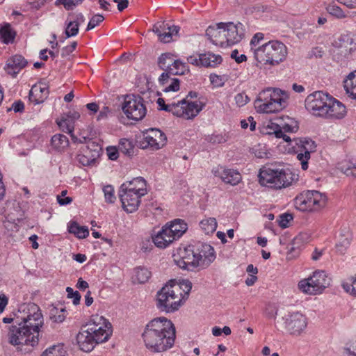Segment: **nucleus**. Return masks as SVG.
I'll return each instance as SVG.
<instances>
[{
  "instance_id": "nucleus-33",
  "label": "nucleus",
  "mask_w": 356,
  "mask_h": 356,
  "mask_svg": "<svg viewBox=\"0 0 356 356\" xmlns=\"http://www.w3.org/2000/svg\"><path fill=\"white\" fill-rule=\"evenodd\" d=\"M344 88L347 93L356 99V70L350 72L345 79Z\"/></svg>"
},
{
  "instance_id": "nucleus-1",
  "label": "nucleus",
  "mask_w": 356,
  "mask_h": 356,
  "mask_svg": "<svg viewBox=\"0 0 356 356\" xmlns=\"http://www.w3.org/2000/svg\"><path fill=\"white\" fill-rule=\"evenodd\" d=\"M15 321L19 322L20 325L11 333L10 343L17 351L29 353L43 339L44 324L42 311L35 303L24 304L15 314Z\"/></svg>"
},
{
  "instance_id": "nucleus-19",
  "label": "nucleus",
  "mask_w": 356,
  "mask_h": 356,
  "mask_svg": "<svg viewBox=\"0 0 356 356\" xmlns=\"http://www.w3.org/2000/svg\"><path fill=\"white\" fill-rule=\"evenodd\" d=\"M285 325L290 334L299 335L307 327V318L302 314L294 312L288 315Z\"/></svg>"
},
{
  "instance_id": "nucleus-58",
  "label": "nucleus",
  "mask_w": 356,
  "mask_h": 356,
  "mask_svg": "<svg viewBox=\"0 0 356 356\" xmlns=\"http://www.w3.org/2000/svg\"><path fill=\"white\" fill-rule=\"evenodd\" d=\"M236 104L241 107L245 105L250 100L248 96L245 92L237 94L234 97Z\"/></svg>"
},
{
  "instance_id": "nucleus-30",
  "label": "nucleus",
  "mask_w": 356,
  "mask_h": 356,
  "mask_svg": "<svg viewBox=\"0 0 356 356\" xmlns=\"http://www.w3.org/2000/svg\"><path fill=\"white\" fill-rule=\"evenodd\" d=\"M352 42L353 39L348 36H341L337 41H334V45L337 47L338 54L346 57L350 54L351 48L348 49V45L351 44Z\"/></svg>"
},
{
  "instance_id": "nucleus-54",
  "label": "nucleus",
  "mask_w": 356,
  "mask_h": 356,
  "mask_svg": "<svg viewBox=\"0 0 356 356\" xmlns=\"http://www.w3.org/2000/svg\"><path fill=\"white\" fill-rule=\"evenodd\" d=\"M66 291L67 293V297L73 298V304L76 305L79 304L81 300V295L77 291H74L71 287H67Z\"/></svg>"
},
{
  "instance_id": "nucleus-55",
  "label": "nucleus",
  "mask_w": 356,
  "mask_h": 356,
  "mask_svg": "<svg viewBox=\"0 0 356 356\" xmlns=\"http://www.w3.org/2000/svg\"><path fill=\"white\" fill-rule=\"evenodd\" d=\"M69 17H70V21L73 22L74 24H77L79 27L85 22V17L81 13H70L69 14Z\"/></svg>"
},
{
  "instance_id": "nucleus-57",
  "label": "nucleus",
  "mask_w": 356,
  "mask_h": 356,
  "mask_svg": "<svg viewBox=\"0 0 356 356\" xmlns=\"http://www.w3.org/2000/svg\"><path fill=\"white\" fill-rule=\"evenodd\" d=\"M3 322L5 323H13V325L10 327V331L8 334V341L10 342V338L11 336V333L13 332L14 329L17 330L18 327H19V325H20V323L19 322L17 323L15 321V316L13 318H3Z\"/></svg>"
},
{
  "instance_id": "nucleus-43",
  "label": "nucleus",
  "mask_w": 356,
  "mask_h": 356,
  "mask_svg": "<svg viewBox=\"0 0 356 356\" xmlns=\"http://www.w3.org/2000/svg\"><path fill=\"white\" fill-rule=\"evenodd\" d=\"M58 125L63 131L70 134L73 137V131L74 129L72 122L70 119L62 118L60 121L58 122Z\"/></svg>"
},
{
  "instance_id": "nucleus-32",
  "label": "nucleus",
  "mask_w": 356,
  "mask_h": 356,
  "mask_svg": "<svg viewBox=\"0 0 356 356\" xmlns=\"http://www.w3.org/2000/svg\"><path fill=\"white\" fill-rule=\"evenodd\" d=\"M15 36L16 33L10 24H6L0 28V40L4 44L13 43Z\"/></svg>"
},
{
  "instance_id": "nucleus-61",
  "label": "nucleus",
  "mask_w": 356,
  "mask_h": 356,
  "mask_svg": "<svg viewBox=\"0 0 356 356\" xmlns=\"http://www.w3.org/2000/svg\"><path fill=\"white\" fill-rule=\"evenodd\" d=\"M67 193L66 191H63L61 192V195H58L57 200L58 202L60 205H67L72 202V199L70 197H65Z\"/></svg>"
},
{
  "instance_id": "nucleus-48",
  "label": "nucleus",
  "mask_w": 356,
  "mask_h": 356,
  "mask_svg": "<svg viewBox=\"0 0 356 356\" xmlns=\"http://www.w3.org/2000/svg\"><path fill=\"white\" fill-rule=\"evenodd\" d=\"M169 29V24L165 22H158L153 26L152 31L161 37L162 33L166 30Z\"/></svg>"
},
{
  "instance_id": "nucleus-37",
  "label": "nucleus",
  "mask_w": 356,
  "mask_h": 356,
  "mask_svg": "<svg viewBox=\"0 0 356 356\" xmlns=\"http://www.w3.org/2000/svg\"><path fill=\"white\" fill-rule=\"evenodd\" d=\"M200 225L205 234H209L216 231L218 224L215 218H207L201 220Z\"/></svg>"
},
{
  "instance_id": "nucleus-8",
  "label": "nucleus",
  "mask_w": 356,
  "mask_h": 356,
  "mask_svg": "<svg viewBox=\"0 0 356 356\" xmlns=\"http://www.w3.org/2000/svg\"><path fill=\"white\" fill-rule=\"evenodd\" d=\"M157 104L160 110L171 112L174 115L186 120L193 119L204 106L200 101L188 102L186 99L178 101L177 103L165 104L163 98H159Z\"/></svg>"
},
{
  "instance_id": "nucleus-21",
  "label": "nucleus",
  "mask_w": 356,
  "mask_h": 356,
  "mask_svg": "<svg viewBox=\"0 0 356 356\" xmlns=\"http://www.w3.org/2000/svg\"><path fill=\"white\" fill-rule=\"evenodd\" d=\"M301 152L297 155L298 159L300 161L301 168L306 170L308 168V160L310 159L311 153L316 151V145L315 142L310 138L300 140Z\"/></svg>"
},
{
  "instance_id": "nucleus-44",
  "label": "nucleus",
  "mask_w": 356,
  "mask_h": 356,
  "mask_svg": "<svg viewBox=\"0 0 356 356\" xmlns=\"http://www.w3.org/2000/svg\"><path fill=\"white\" fill-rule=\"evenodd\" d=\"M65 34L66 35V38L76 36L79 33V27L77 24H74L73 22L67 19L65 22Z\"/></svg>"
},
{
  "instance_id": "nucleus-12",
  "label": "nucleus",
  "mask_w": 356,
  "mask_h": 356,
  "mask_svg": "<svg viewBox=\"0 0 356 356\" xmlns=\"http://www.w3.org/2000/svg\"><path fill=\"white\" fill-rule=\"evenodd\" d=\"M122 110L129 120L140 121L147 113L144 99L140 95H126L122 104Z\"/></svg>"
},
{
  "instance_id": "nucleus-25",
  "label": "nucleus",
  "mask_w": 356,
  "mask_h": 356,
  "mask_svg": "<svg viewBox=\"0 0 356 356\" xmlns=\"http://www.w3.org/2000/svg\"><path fill=\"white\" fill-rule=\"evenodd\" d=\"M189 72L188 65L180 59L175 58L172 66L167 70V72H163L160 76V80L163 81L168 78V75H183Z\"/></svg>"
},
{
  "instance_id": "nucleus-53",
  "label": "nucleus",
  "mask_w": 356,
  "mask_h": 356,
  "mask_svg": "<svg viewBox=\"0 0 356 356\" xmlns=\"http://www.w3.org/2000/svg\"><path fill=\"white\" fill-rule=\"evenodd\" d=\"M252 152L255 156L259 159L267 157V152L266 147L261 145H258L252 148Z\"/></svg>"
},
{
  "instance_id": "nucleus-13",
  "label": "nucleus",
  "mask_w": 356,
  "mask_h": 356,
  "mask_svg": "<svg viewBox=\"0 0 356 356\" xmlns=\"http://www.w3.org/2000/svg\"><path fill=\"white\" fill-rule=\"evenodd\" d=\"M331 96L322 91H316L309 95L305 99L306 109L315 116L323 117L327 106L330 104Z\"/></svg>"
},
{
  "instance_id": "nucleus-60",
  "label": "nucleus",
  "mask_w": 356,
  "mask_h": 356,
  "mask_svg": "<svg viewBox=\"0 0 356 356\" xmlns=\"http://www.w3.org/2000/svg\"><path fill=\"white\" fill-rule=\"evenodd\" d=\"M152 239L146 238L141 242L140 249L144 252H150L153 248Z\"/></svg>"
},
{
  "instance_id": "nucleus-51",
  "label": "nucleus",
  "mask_w": 356,
  "mask_h": 356,
  "mask_svg": "<svg viewBox=\"0 0 356 356\" xmlns=\"http://www.w3.org/2000/svg\"><path fill=\"white\" fill-rule=\"evenodd\" d=\"M104 19V17L103 15L100 14H97L92 16V17L90 19L86 31H90L92 29H94L95 26H98L101 22H102Z\"/></svg>"
},
{
  "instance_id": "nucleus-27",
  "label": "nucleus",
  "mask_w": 356,
  "mask_h": 356,
  "mask_svg": "<svg viewBox=\"0 0 356 356\" xmlns=\"http://www.w3.org/2000/svg\"><path fill=\"white\" fill-rule=\"evenodd\" d=\"M164 227L174 241L179 238L188 228L187 224L181 219H175L170 222L169 225H165Z\"/></svg>"
},
{
  "instance_id": "nucleus-35",
  "label": "nucleus",
  "mask_w": 356,
  "mask_h": 356,
  "mask_svg": "<svg viewBox=\"0 0 356 356\" xmlns=\"http://www.w3.org/2000/svg\"><path fill=\"white\" fill-rule=\"evenodd\" d=\"M170 75H168V79L161 81L159 80L160 84L163 87V91L164 92H168L170 91L177 92L179 90L180 81L177 78H170Z\"/></svg>"
},
{
  "instance_id": "nucleus-45",
  "label": "nucleus",
  "mask_w": 356,
  "mask_h": 356,
  "mask_svg": "<svg viewBox=\"0 0 356 356\" xmlns=\"http://www.w3.org/2000/svg\"><path fill=\"white\" fill-rule=\"evenodd\" d=\"M83 0H56V6L63 5L67 10H72L75 6L81 3Z\"/></svg>"
},
{
  "instance_id": "nucleus-49",
  "label": "nucleus",
  "mask_w": 356,
  "mask_h": 356,
  "mask_svg": "<svg viewBox=\"0 0 356 356\" xmlns=\"http://www.w3.org/2000/svg\"><path fill=\"white\" fill-rule=\"evenodd\" d=\"M351 241V238L348 236L344 237L343 236H341L338 243H337L336 247L337 248V250L343 254L344 251L348 248V247L350 245Z\"/></svg>"
},
{
  "instance_id": "nucleus-14",
  "label": "nucleus",
  "mask_w": 356,
  "mask_h": 356,
  "mask_svg": "<svg viewBox=\"0 0 356 356\" xmlns=\"http://www.w3.org/2000/svg\"><path fill=\"white\" fill-rule=\"evenodd\" d=\"M174 261L183 270L193 271L200 268L193 245L180 248L177 255H174Z\"/></svg>"
},
{
  "instance_id": "nucleus-36",
  "label": "nucleus",
  "mask_w": 356,
  "mask_h": 356,
  "mask_svg": "<svg viewBox=\"0 0 356 356\" xmlns=\"http://www.w3.org/2000/svg\"><path fill=\"white\" fill-rule=\"evenodd\" d=\"M175 58V56L171 53L162 54L158 58V65L165 71L164 72H167V70L172 66Z\"/></svg>"
},
{
  "instance_id": "nucleus-56",
  "label": "nucleus",
  "mask_w": 356,
  "mask_h": 356,
  "mask_svg": "<svg viewBox=\"0 0 356 356\" xmlns=\"http://www.w3.org/2000/svg\"><path fill=\"white\" fill-rule=\"evenodd\" d=\"M281 125L280 129H282L283 132H289V133H295L298 129V126L296 122L293 124H289V122H284L278 124Z\"/></svg>"
},
{
  "instance_id": "nucleus-6",
  "label": "nucleus",
  "mask_w": 356,
  "mask_h": 356,
  "mask_svg": "<svg viewBox=\"0 0 356 356\" xmlns=\"http://www.w3.org/2000/svg\"><path fill=\"white\" fill-rule=\"evenodd\" d=\"M288 95L278 88H267L262 90L255 101L259 113H272L282 111L287 106Z\"/></svg>"
},
{
  "instance_id": "nucleus-34",
  "label": "nucleus",
  "mask_w": 356,
  "mask_h": 356,
  "mask_svg": "<svg viewBox=\"0 0 356 356\" xmlns=\"http://www.w3.org/2000/svg\"><path fill=\"white\" fill-rule=\"evenodd\" d=\"M51 144L53 148L61 152L68 147L69 140L67 137L63 134H55L51 138Z\"/></svg>"
},
{
  "instance_id": "nucleus-2",
  "label": "nucleus",
  "mask_w": 356,
  "mask_h": 356,
  "mask_svg": "<svg viewBox=\"0 0 356 356\" xmlns=\"http://www.w3.org/2000/svg\"><path fill=\"white\" fill-rule=\"evenodd\" d=\"M141 337L145 346L151 353H164L173 347L176 329L171 320L158 317L147 323Z\"/></svg>"
},
{
  "instance_id": "nucleus-39",
  "label": "nucleus",
  "mask_w": 356,
  "mask_h": 356,
  "mask_svg": "<svg viewBox=\"0 0 356 356\" xmlns=\"http://www.w3.org/2000/svg\"><path fill=\"white\" fill-rule=\"evenodd\" d=\"M339 169L347 176L356 177V162L344 161L339 164Z\"/></svg>"
},
{
  "instance_id": "nucleus-23",
  "label": "nucleus",
  "mask_w": 356,
  "mask_h": 356,
  "mask_svg": "<svg viewBox=\"0 0 356 356\" xmlns=\"http://www.w3.org/2000/svg\"><path fill=\"white\" fill-rule=\"evenodd\" d=\"M330 104L329 106H327L325 112L323 117L326 119H342L343 118L346 113V108L341 102L336 99L335 98L331 96Z\"/></svg>"
},
{
  "instance_id": "nucleus-50",
  "label": "nucleus",
  "mask_w": 356,
  "mask_h": 356,
  "mask_svg": "<svg viewBox=\"0 0 356 356\" xmlns=\"http://www.w3.org/2000/svg\"><path fill=\"white\" fill-rule=\"evenodd\" d=\"M271 124H272V127L271 128L275 127V128L273 129V134H275L276 138H282L286 142L291 141L290 137L288 136L287 135H286L284 134L285 132H283L282 129H280L281 125H279L278 124L273 123V122H272Z\"/></svg>"
},
{
  "instance_id": "nucleus-63",
  "label": "nucleus",
  "mask_w": 356,
  "mask_h": 356,
  "mask_svg": "<svg viewBox=\"0 0 356 356\" xmlns=\"http://www.w3.org/2000/svg\"><path fill=\"white\" fill-rule=\"evenodd\" d=\"M119 149L115 147H109L107 148L108 159L113 161L116 160L119 156Z\"/></svg>"
},
{
  "instance_id": "nucleus-4",
  "label": "nucleus",
  "mask_w": 356,
  "mask_h": 356,
  "mask_svg": "<svg viewBox=\"0 0 356 356\" xmlns=\"http://www.w3.org/2000/svg\"><path fill=\"white\" fill-rule=\"evenodd\" d=\"M119 197L123 209L129 213L138 210L141 197L147 194V183L141 177L123 183L119 189Z\"/></svg>"
},
{
  "instance_id": "nucleus-9",
  "label": "nucleus",
  "mask_w": 356,
  "mask_h": 356,
  "mask_svg": "<svg viewBox=\"0 0 356 356\" xmlns=\"http://www.w3.org/2000/svg\"><path fill=\"white\" fill-rule=\"evenodd\" d=\"M179 287L176 284H165L156 293V305L157 308L166 313H172L181 306V298Z\"/></svg>"
},
{
  "instance_id": "nucleus-11",
  "label": "nucleus",
  "mask_w": 356,
  "mask_h": 356,
  "mask_svg": "<svg viewBox=\"0 0 356 356\" xmlns=\"http://www.w3.org/2000/svg\"><path fill=\"white\" fill-rule=\"evenodd\" d=\"M326 197L318 191H303L294 200L296 209L302 211H318L325 206Z\"/></svg>"
},
{
  "instance_id": "nucleus-10",
  "label": "nucleus",
  "mask_w": 356,
  "mask_h": 356,
  "mask_svg": "<svg viewBox=\"0 0 356 356\" xmlns=\"http://www.w3.org/2000/svg\"><path fill=\"white\" fill-rule=\"evenodd\" d=\"M330 278L323 270H316L308 278L301 280L298 284V289L307 295H318L330 286Z\"/></svg>"
},
{
  "instance_id": "nucleus-16",
  "label": "nucleus",
  "mask_w": 356,
  "mask_h": 356,
  "mask_svg": "<svg viewBox=\"0 0 356 356\" xmlns=\"http://www.w3.org/2000/svg\"><path fill=\"white\" fill-rule=\"evenodd\" d=\"M193 246L200 268H207L216 259L214 248L209 244L201 242Z\"/></svg>"
},
{
  "instance_id": "nucleus-5",
  "label": "nucleus",
  "mask_w": 356,
  "mask_h": 356,
  "mask_svg": "<svg viewBox=\"0 0 356 356\" xmlns=\"http://www.w3.org/2000/svg\"><path fill=\"white\" fill-rule=\"evenodd\" d=\"M298 175L289 168H280L270 164L263 166L259 173V183L273 189H282L292 185Z\"/></svg>"
},
{
  "instance_id": "nucleus-18",
  "label": "nucleus",
  "mask_w": 356,
  "mask_h": 356,
  "mask_svg": "<svg viewBox=\"0 0 356 356\" xmlns=\"http://www.w3.org/2000/svg\"><path fill=\"white\" fill-rule=\"evenodd\" d=\"M220 25L225 26L226 46H231L239 42L244 37L245 31L241 23L220 22Z\"/></svg>"
},
{
  "instance_id": "nucleus-15",
  "label": "nucleus",
  "mask_w": 356,
  "mask_h": 356,
  "mask_svg": "<svg viewBox=\"0 0 356 356\" xmlns=\"http://www.w3.org/2000/svg\"><path fill=\"white\" fill-rule=\"evenodd\" d=\"M165 134L158 129H150L143 135L140 142L143 149L150 148L154 150L162 148L166 143Z\"/></svg>"
},
{
  "instance_id": "nucleus-41",
  "label": "nucleus",
  "mask_w": 356,
  "mask_h": 356,
  "mask_svg": "<svg viewBox=\"0 0 356 356\" xmlns=\"http://www.w3.org/2000/svg\"><path fill=\"white\" fill-rule=\"evenodd\" d=\"M326 10L329 14L338 19H343L346 17L345 12L339 6L334 3L328 4L326 7Z\"/></svg>"
},
{
  "instance_id": "nucleus-64",
  "label": "nucleus",
  "mask_w": 356,
  "mask_h": 356,
  "mask_svg": "<svg viewBox=\"0 0 356 356\" xmlns=\"http://www.w3.org/2000/svg\"><path fill=\"white\" fill-rule=\"evenodd\" d=\"M231 58L234 59L237 63H241L247 60V56L245 54L238 56V51L236 49L232 51Z\"/></svg>"
},
{
  "instance_id": "nucleus-46",
  "label": "nucleus",
  "mask_w": 356,
  "mask_h": 356,
  "mask_svg": "<svg viewBox=\"0 0 356 356\" xmlns=\"http://www.w3.org/2000/svg\"><path fill=\"white\" fill-rule=\"evenodd\" d=\"M65 352L59 346H53L47 349L41 356H64Z\"/></svg>"
},
{
  "instance_id": "nucleus-40",
  "label": "nucleus",
  "mask_w": 356,
  "mask_h": 356,
  "mask_svg": "<svg viewBox=\"0 0 356 356\" xmlns=\"http://www.w3.org/2000/svg\"><path fill=\"white\" fill-rule=\"evenodd\" d=\"M342 286L346 292L356 297V275L348 278L343 282Z\"/></svg>"
},
{
  "instance_id": "nucleus-38",
  "label": "nucleus",
  "mask_w": 356,
  "mask_h": 356,
  "mask_svg": "<svg viewBox=\"0 0 356 356\" xmlns=\"http://www.w3.org/2000/svg\"><path fill=\"white\" fill-rule=\"evenodd\" d=\"M118 149L120 152L128 156H131L134 153V145L131 140L127 138L120 140Z\"/></svg>"
},
{
  "instance_id": "nucleus-47",
  "label": "nucleus",
  "mask_w": 356,
  "mask_h": 356,
  "mask_svg": "<svg viewBox=\"0 0 356 356\" xmlns=\"http://www.w3.org/2000/svg\"><path fill=\"white\" fill-rule=\"evenodd\" d=\"M103 191L106 202L108 203H113L116 200L114 194V188L111 185H107L104 187Z\"/></svg>"
},
{
  "instance_id": "nucleus-28",
  "label": "nucleus",
  "mask_w": 356,
  "mask_h": 356,
  "mask_svg": "<svg viewBox=\"0 0 356 356\" xmlns=\"http://www.w3.org/2000/svg\"><path fill=\"white\" fill-rule=\"evenodd\" d=\"M152 241L155 246L159 248H165L172 243L174 240L172 239V236L168 234L163 226L156 235L152 236Z\"/></svg>"
},
{
  "instance_id": "nucleus-52",
  "label": "nucleus",
  "mask_w": 356,
  "mask_h": 356,
  "mask_svg": "<svg viewBox=\"0 0 356 356\" xmlns=\"http://www.w3.org/2000/svg\"><path fill=\"white\" fill-rule=\"evenodd\" d=\"M145 207L147 211L154 215L160 213L162 210L157 202L154 200H150L147 203H146Z\"/></svg>"
},
{
  "instance_id": "nucleus-3",
  "label": "nucleus",
  "mask_w": 356,
  "mask_h": 356,
  "mask_svg": "<svg viewBox=\"0 0 356 356\" xmlns=\"http://www.w3.org/2000/svg\"><path fill=\"white\" fill-rule=\"evenodd\" d=\"M112 333L111 323L104 316H92L77 334V344L82 351L89 353L97 344L107 341Z\"/></svg>"
},
{
  "instance_id": "nucleus-17",
  "label": "nucleus",
  "mask_w": 356,
  "mask_h": 356,
  "mask_svg": "<svg viewBox=\"0 0 356 356\" xmlns=\"http://www.w3.org/2000/svg\"><path fill=\"white\" fill-rule=\"evenodd\" d=\"M100 150L99 145L92 142L81 148L80 153L76 156V161L83 166L92 165L99 156Z\"/></svg>"
},
{
  "instance_id": "nucleus-7",
  "label": "nucleus",
  "mask_w": 356,
  "mask_h": 356,
  "mask_svg": "<svg viewBox=\"0 0 356 356\" xmlns=\"http://www.w3.org/2000/svg\"><path fill=\"white\" fill-rule=\"evenodd\" d=\"M254 55L257 62L275 65L285 59L287 49L284 43L273 40L255 49Z\"/></svg>"
},
{
  "instance_id": "nucleus-22",
  "label": "nucleus",
  "mask_w": 356,
  "mask_h": 356,
  "mask_svg": "<svg viewBox=\"0 0 356 356\" xmlns=\"http://www.w3.org/2000/svg\"><path fill=\"white\" fill-rule=\"evenodd\" d=\"M206 36L213 44L226 47L225 26L220 25V22L210 25L206 30Z\"/></svg>"
},
{
  "instance_id": "nucleus-29",
  "label": "nucleus",
  "mask_w": 356,
  "mask_h": 356,
  "mask_svg": "<svg viewBox=\"0 0 356 356\" xmlns=\"http://www.w3.org/2000/svg\"><path fill=\"white\" fill-rule=\"evenodd\" d=\"M202 66L206 67H216L218 65L220 64L222 58L220 55L208 52L200 54Z\"/></svg>"
},
{
  "instance_id": "nucleus-26",
  "label": "nucleus",
  "mask_w": 356,
  "mask_h": 356,
  "mask_svg": "<svg viewBox=\"0 0 356 356\" xmlns=\"http://www.w3.org/2000/svg\"><path fill=\"white\" fill-rule=\"evenodd\" d=\"M27 65L26 60L21 55H15L10 58L5 67L8 74L15 76Z\"/></svg>"
},
{
  "instance_id": "nucleus-42",
  "label": "nucleus",
  "mask_w": 356,
  "mask_h": 356,
  "mask_svg": "<svg viewBox=\"0 0 356 356\" xmlns=\"http://www.w3.org/2000/svg\"><path fill=\"white\" fill-rule=\"evenodd\" d=\"M136 277L138 282L145 283L151 277V272L146 268L138 267L136 268Z\"/></svg>"
},
{
  "instance_id": "nucleus-31",
  "label": "nucleus",
  "mask_w": 356,
  "mask_h": 356,
  "mask_svg": "<svg viewBox=\"0 0 356 356\" xmlns=\"http://www.w3.org/2000/svg\"><path fill=\"white\" fill-rule=\"evenodd\" d=\"M67 230L79 238H85L89 235V230L86 226H80L76 221L68 223Z\"/></svg>"
},
{
  "instance_id": "nucleus-20",
  "label": "nucleus",
  "mask_w": 356,
  "mask_h": 356,
  "mask_svg": "<svg viewBox=\"0 0 356 356\" xmlns=\"http://www.w3.org/2000/svg\"><path fill=\"white\" fill-rule=\"evenodd\" d=\"M212 172L216 177H219L223 182L232 186L237 185L242 179L239 172L234 169L218 167L213 169Z\"/></svg>"
},
{
  "instance_id": "nucleus-24",
  "label": "nucleus",
  "mask_w": 356,
  "mask_h": 356,
  "mask_svg": "<svg viewBox=\"0 0 356 356\" xmlns=\"http://www.w3.org/2000/svg\"><path fill=\"white\" fill-rule=\"evenodd\" d=\"M49 87L45 83L33 86L29 92V100L34 104L43 103L49 96Z\"/></svg>"
},
{
  "instance_id": "nucleus-62",
  "label": "nucleus",
  "mask_w": 356,
  "mask_h": 356,
  "mask_svg": "<svg viewBox=\"0 0 356 356\" xmlns=\"http://www.w3.org/2000/svg\"><path fill=\"white\" fill-rule=\"evenodd\" d=\"M179 291L180 290V289H182L183 291L185 292L186 294L188 295L189 292L191 291V289H192V283L191 281L188 280H183L181 282V286H179ZM178 294L179 295H181V293H178Z\"/></svg>"
},
{
  "instance_id": "nucleus-59",
  "label": "nucleus",
  "mask_w": 356,
  "mask_h": 356,
  "mask_svg": "<svg viewBox=\"0 0 356 356\" xmlns=\"http://www.w3.org/2000/svg\"><path fill=\"white\" fill-rule=\"evenodd\" d=\"M279 225L282 228H286L289 227V223L293 220V217L291 214L284 213L280 216Z\"/></svg>"
}]
</instances>
